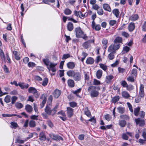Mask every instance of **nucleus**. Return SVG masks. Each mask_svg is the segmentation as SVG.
<instances>
[{"label":"nucleus","instance_id":"338daca9","mask_svg":"<svg viewBox=\"0 0 146 146\" xmlns=\"http://www.w3.org/2000/svg\"><path fill=\"white\" fill-rule=\"evenodd\" d=\"M121 35L122 36L126 38H127L129 36V34L128 33L125 32H122Z\"/></svg>","mask_w":146,"mask_h":146},{"label":"nucleus","instance_id":"13d9d810","mask_svg":"<svg viewBox=\"0 0 146 146\" xmlns=\"http://www.w3.org/2000/svg\"><path fill=\"white\" fill-rule=\"evenodd\" d=\"M137 73V70L136 69H133L131 71V74L133 76H136Z\"/></svg>","mask_w":146,"mask_h":146},{"label":"nucleus","instance_id":"ddd939ff","mask_svg":"<svg viewBox=\"0 0 146 146\" xmlns=\"http://www.w3.org/2000/svg\"><path fill=\"white\" fill-rule=\"evenodd\" d=\"M94 42V40H89L85 42L83 44V46L85 48H87L89 46V43H93Z\"/></svg>","mask_w":146,"mask_h":146},{"label":"nucleus","instance_id":"bb28decb","mask_svg":"<svg viewBox=\"0 0 146 146\" xmlns=\"http://www.w3.org/2000/svg\"><path fill=\"white\" fill-rule=\"evenodd\" d=\"M67 28L69 31H71L74 28L73 25L71 22H69L67 25Z\"/></svg>","mask_w":146,"mask_h":146},{"label":"nucleus","instance_id":"412c9836","mask_svg":"<svg viewBox=\"0 0 146 146\" xmlns=\"http://www.w3.org/2000/svg\"><path fill=\"white\" fill-rule=\"evenodd\" d=\"M53 136L52 138L55 140L59 141L60 140L63 141V139L60 136L58 135H55L53 134L52 135Z\"/></svg>","mask_w":146,"mask_h":146},{"label":"nucleus","instance_id":"c03bdc74","mask_svg":"<svg viewBox=\"0 0 146 146\" xmlns=\"http://www.w3.org/2000/svg\"><path fill=\"white\" fill-rule=\"evenodd\" d=\"M15 106L16 108L18 109H21L23 107L22 104L19 102H17L15 103Z\"/></svg>","mask_w":146,"mask_h":146},{"label":"nucleus","instance_id":"58836bf2","mask_svg":"<svg viewBox=\"0 0 146 146\" xmlns=\"http://www.w3.org/2000/svg\"><path fill=\"white\" fill-rule=\"evenodd\" d=\"M140 108L139 107H137L135 108L134 110V114L136 116H138L139 112L140 110Z\"/></svg>","mask_w":146,"mask_h":146},{"label":"nucleus","instance_id":"4be33fe9","mask_svg":"<svg viewBox=\"0 0 146 146\" xmlns=\"http://www.w3.org/2000/svg\"><path fill=\"white\" fill-rule=\"evenodd\" d=\"M118 112L120 114H123L125 112V108L122 106H119L117 108Z\"/></svg>","mask_w":146,"mask_h":146},{"label":"nucleus","instance_id":"79ce46f5","mask_svg":"<svg viewBox=\"0 0 146 146\" xmlns=\"http://www.w3.org/2000/svg\"><path fill=\"white\" fill-rule=\"evenodd\" d=\"M117 24V22L115 20H111L109 21V25L111 26H114Z\"/></svg>","mask_w":146,"mask_h":146},{"label":"nucleus","instance_id":"e433bc0d","mask_svg":"<svg viewBox=\"0 0 146 146\" xmlns=\"http://www.w3.org/2000/svg\"><path fill=\"white\" fill-rule=\"evenodd\" d=\"M10 127L12 128L15 129L18 127V125L16 122H11L10 123Z\"/></svg>","mask_w":146,"mask_h":146},{"label":"nucleus","instance_id":"5fc2aeb1","mask_svg":"<svg viewBox=\"0 0 146 146\" xmlns=\"http://www.w3.org/2000/svg\"><path fill=\"white\" fill-rule=\"evenodd\" d=\"M101 84L100 81L96 79H94L93 81V85H98Z\"/></svg>","mask_w":146,"mask_h":146},{"label":"nucleus","instance_id":"393cba45","mask_svg":"<svg viewBox=\"0 0 146 146\" xmlns=\"http://www.w3.org/2000/svg\"><path fill=\"white\" fill-rule=\"evenodd\" d=\"M122 38L119 36L116 37L114 40V42L118 44H120V43H122Z\"/></svg>","mask_w":146,"mask_h":146},{"label":"nucleus","instance_id":"de8ad7c7","mask_svg":"<svg viewBox=\"0 0 146 146\" xmlns=\"http://www.w3.org/2000/svg\"><path fill=\"white\" fill-rule=\"evenodd\" d=\"M115 52H110V53L108 55V58L110 60H113L114 58V55L113 53Z\"/></svg>","mask_w":146,"mask_h":146},{"label":"nucleus","instance_id":"7ed1b4c3","mask_svg":"<svg viewBox=\"0 0 146 146\" xmlns=\"http://www.w3.org/2000/svg\"><path fill=\"white\" fill-rule=\"evenodd\" d=\"M120 46V44L114 42L113 44L111 45L108 47V51L110 52H115Z\"/></svg>","mask_w":146,"mask_h":146},{"label":"nucleus","instance_id":"774afa93","mask_svg":"<svg viewBox=\"0 0 146 146\" xmlns=\"http://www.w3.org/2000/svg\"><path fill=\"white\" fill-rule=\"evenodd\" d=\"M142 30L144 31H146V21H145L142 26Z\"/></svg>","mask_w":146,"mask_h":146},{"label":"nucleus","instance_id":"72a5a7b5","mask_svg":"<svg viewBox=\"0 0 146 146\" xmlns=\"http://www.w3.org/2000/svg\"><path fill=\"white\" fill-rule=\"evenodd\" d=\"M13 54L15 56V59L17 60H19L21 58L19 55H18V52L17 51L14 50L13 51Z\"/></svg>","mask_w":146,"mask_h":146},{"label":"nucleus","instance_id":"7c9ffc66","mask_svg":"<svg viewBox=\"0 0 146 146\" xmlns=\"http://www.w3.org/2000/svg\"><path fill=\"white\" fill-rule=\"evenodd\" d=\"M75 72L73 70H69L67 72L66 74L69 77H73Z\"/></svg>","mask_w":146,"mask_h":146},{"label":"nucleus","instance_id":"49530a36","mask_svg":"<svg viewBox=\"0 0 146 146\" xmlns=\"http://www.w3.org/2000/svg\"><path fill=\"white\" fill-rule=\"evenodd\" d=\"M120 118L121 119H125L128 120L129 119V117L127 115H121L120 116Z\"/></svg>","mask_w":146,"mask_h":146},{"label":"nucleus","instance_id":"f704fd0d","mask_svg":"<svg viewBox=\"0 0 146 146\" xmlns=\"http://www.w3.org/2000/svg\"><path fill=\"white\" fill-rule=\"evenodd\" d=\"M29 125L31 127H35L36 125L35 121L33 120H30L29 122Z\"/></svg>","mask_w":146,"mask_h":146},{"label":"nucleus","instance_id":"b1692460","mask_svg":"<svg viewBox=\"0 0 146 146\" xmlns=\"http://www.w3.org/2000/svg\"><path fill=\"white\" fill-rule=\"evenodd\" d=\"M39 139L41 141H44L46 139V136L43 132H41L39 135Z\"/></svg>","mask_w":146,"mask_h":146},{"label":"nucleus","instance_id":"dca6fc26","mask_svg":"<svg viewBox=\"0 0 146 146\" xmlns=\"http://www.w3.org/2000/svg\"><path fill=\"white\" fill-rule=\"evenodd\" d=\"M68 68L70 69H73L75 67V64L73 62H69L66 64Z\"/></svg>","mask_w":146,"mask_h":146},{"label":"nucleus","instance_id":"20e7f679","mask_svg":"<svg viewBox=\"0 0 146 146\" xmlns=\"http://www.w3.org/2000/svg\"><path fill=\"white\" fill-rule=\"evenodd\" d=\"M74 80L76 81H80L82 77L81 73L79 72H75L73 76Z\"/></svg>","mask_w":146,"mask_h":146},{"label":"nucleus","instance_id":"052dcab7","mask_svg":"<svg viewBox=\"0 0 146 146\" xmlns=\"http://www.w3.org/2000/svg\"><path fill=\"white\" fill-rule=\"evenodd\" d=\"M44 3L46 4H48L49 2L53 3L55 2L54 0H43Z\"/></svg>","mask_w":146,"mask_h":146},{"label":"nucleus","instance_id":"0eeeda50","mask_svg":"<svg viewBox=\"0 0 146 146\" xmlns=\"http://www.w3.org/2000/svg\"><path fill=\"white\" fill-rule=\"evenodd\" d=\"M57 114L58 115H60L58 117L60 118L62 121H65L66 120V115L65 113L63 111H59Z\"/></svg>","mask_w":146,"mask_h":146},{"label":"nucleus","instance_id":"f257e3e1","mask_svg":"<svg viewBox=\"0 0 146 146\" xmlns=\"http://www.w3.org/2000/svg\"><path fill=\"white\" fill-rule=\"evenodd\" d=\"M58 106V105H56L53 108H52L50 105H46L44 109V111L48 115L53 116L57 112Z\"/></svg>","mask_w":146,"mask_h":146},{"label":"nucleus","instance_id":"3c124183","mask_svg":"<svg viewBox=\"0 0 146 146\" xmlns=\"http://www.w3.org/2000/svg\"><path fill=\"white\" fill-rule=\"evenodd\" d=\"M0 56L2 59L4 60L5 59L4 53L1 49H0Z\"/></svg>","mask_w":146,"mask_h":146},{"label":"nucleus","instance_id":"864d4df0","mask_svg":"<svg viewBox=\"0 0 146 146\" xmlns=\"http://www.w3.org/2000/svg\"><path fill=\"white\" fill-rule=\"evenodd\" d=\"M17 97L16 96H13L12 97L11 99V104H13L15 103V102L17 99Z\"/></svg>","mask_w":146,"mask_h":146},{"label":"nucleus","instance_id":"e2e57ef3","mask_svg":"<svg viewBox=\"0 0 146 146\" xmlns=\"http://www.w3.org/2000/svg\"><path fill=\"white\" fill-rule=\"evenodd\" d=\"M127 105L128 106V107L129 108V110L131 112H133V110L132 108V106L131 104H130V103L129 102H127Z\"/></svg>","mask_w":146,"mask_h":146},{"label":"nucleus","instance_id":"39448f33","mask_svg":"<svg viewBox=\"0 0 146 146\" xmlns=\"http://www.w3.org/2000/svg\"><path fill=\"white\" fill-rule=\"evenodd\" d=\"M40 99L42 100V102L40 104V108L42 109L44 107L47 98L45 94H42Z\"/></svg>","mask_w":146,"mask_h":146},{"label":"nucleus","instance_id":"473e14b6","mask_svg":"<svg viewBox=\"0 0 146 146\" xmlns=\"http://www.w3.org/2000/svg\"><path fill=\"white\" fill-rule=\"evenodd\" d=\"M113 13L115 16L117 18L119 17V11L118 9H115L113 11Z\"/></svg>","mask_w":146,"mask_h":146},{"label":"nucleus","instance_id":"09e8293b","mask_svg":"<svg viewBox=\"0 0 146 146\" xmlns=\"http://www.w3.org/2000/svg\"><path fill=\"white\" fill-rule=\"evenodd\" d=\"M118 70L119 73L121 74L125 72L126 71L125 69L119 67L118 68Z\"/></svg>","mask_w":146,"mask_h":146},{"label":"nucleus","instance_id":"a211bd4d","mask_svg":"<svg viewBox=\"0 0 146 146\" xmlns=\"http://www.w3.org/2000/svg\"><path fill=\"white\" fill-rule=\"evenodd\" d=\"M24 83L19 82L18 83V85L21 87L22 89H23L25 88L27 89L29 87V85L28 84H27L25 85H24Z\"/></svg>","mask_w":146,"mask_h":146},{"label":"nucleus","instance_id":"8fccbe9b","mask_svg":"<svg viewBox=\"0 0 146 146\" xmlns=\"http://www.w3.org/2000/svg\"><path fill=\"white\" fill-rule=\"evenodd\" d=\"M120 83L123 87L126 88L128 85L127 82L125 80L122 81L120 82Z\"/></svg>","mask_w":146,"mask_h":146},{"label":"nucleus","instance_id":"bf43d9fd","mask_svg":"<svg viewBox=\"0 0 146 146\" xmlns=\"http://www.w3.org/2000/svg\"><path fill=\"white\" fill-rule=\"evenodd\" d=\"M94 27V28H93V29H95L96 31H99L101 29V26L99 25H97Z\"/></svg>","mask_w":146,"mask_h":146},{"label":"nucleus","instance_id":"4d7b16f0","mask_svg":"<svg viewBox=\"0 0 146 146\" xmlns=\"http://www.w3.org/2000/svg\"><path fill=\"white\" fill-rule=\"evenodd\" d=\"M127 81L131 82H133L134 81V78L132 76H128L127 79Z\"/></svg>","mask_w":146,"mask_h":146},{"label":"nucleus","instance_id":"c85d7f7f","mask_svg":"<svg viewBox=\"0 0 146 146\" xmlns=\"http://www.w3.org/2000/svg\"><path fill=\"white\" fill-rule=\"evenodd\" d=\"M122 96L123 97L127 99L130 96L129 94L126 91H123L122 92Z\"/></svg>","mask_w":146,"mask_h":146},{"label":"nucleus","instance_id":"aec40b11","mask_svg":"<svg viewBox=\"0 0 146 146\" xmlns=\"http://www.w3.org/2000/svg\"><path fill=\"white\" fill-rule=\"evenodd\" d=\"M135 28V25L133 23H130L128 26V30L130 32L133 31Z\"/></svg>","mask_w":146,"mask_h":146},{"label":"nucleus","instance_id":"1a4fd4ad","mask_svg":"<svg viewBox=\"0 0 146 146\" xmlns=\"http://www.w3.org/2000/svg\"><path fill=\"white\" fill-rule=\"evenodd\" d=\"M57 64V63L51 62L49 65V67L48 66L47 68L49 71H50V69L52 72H55L56 71V69L55 68V66Z\"/></svg>","mask_w":146,"mask_h":146},{"label":"nucleus","instance_id":"a878e982","mask_svg":"<svg viewBox=\"0 0 146 146\" xmlns=\"http://www.w3.org/2000/svg\"><path fill=\"white\" fill-rule=\"evenodd\" d=\"M28 91L29 93H32L33 94L38 92L36 89L33 87H29L28 89Z\"/></svg>","mask_w":146,"mask_h":146},{"label":"nucleus","instance_id":"c756f323","mask_svg":"<svg viewBox=\"0 0 146 146\" xmlns=\"http://www.w3.org/2000/svg\"><path fill=\"white\" fill-rule=\"evenodd\" d=\"M102 74V71L101 70H98L96 72V76L98 79H100L101 77Z\"/></svg>","mask_w":146,"mask_h":146},{"label":"nucleus","instance_id":"603ef678","mask_svg":"<svg viewBox=\"0 0 146 146\" xmlns=\"http://www.w3.org/2000/svg\"><path fill=\"white\" fill-rule=\"evenodd\" d=\"M43 61L45 65L48 66L50 63V62L49 60L48 59H43Z\"/></svg>","mask_w":146,"mask_h":146},{"label":"nucleus","instance_id":"a19ab883","mask_svg":"<svg viewBox=\"0 0 146 146\" xmlns=\"http://www.w3.org/2000/svg\"><path fill=\"white\" fill-rule=\"evenodd\" d=\"M11 97L9 95H7L5 97L4 99V101L5 102L7 103H8L11 102Z\"/></svg>","mask_w":146,"mask_h":146},{"label":"nucleus","instance_id":"ea45409f","mask_svg":"<svg viewBox=\"0 0 146 146\" xmlns=\"http://www.w3.org/2000/svg\"><path fill=\"white\" fill-rule=\"evenodd\" d=\"M102 70L105 71H106L107 70V67L104 64L100 63L99 64Z\"/></svg>","mask_w":146,"mask_h":146},{"label":"nucleus","instance_id":"6ab92c4d","mask_svg":"<svg viewBox=\"0 0 146 146\" xmlns=\"http://www.w3.org/2000/svg\"><path fill=\"white\" fill-rule=\"evenodd\" d=\"M25 110L28 113H31L33 110V107L31 105L27 104L25 106Z\"/></svg>","mask_w":146,"mask_h":146},{"label":"nucleus","instance_id":"2f4dec72","mask_svg":"<svg viewBox=\"0 0 146 146\" xmlns=\"http://www.w3.org/2000/svg\"><path fill=\"white\" fill-rule=\"evenodd\" d=\"M119 123L121 127H125L126 123V121L124 120H121L119 121Z\"/></svg>","mask_w":146,"mask_h":146},{"label":"nucleus","instance_id":"f03ea898","mask_svg":"<svg viewBox=\"0 0 146 146\" xmlns=\"http://www.w3.org/2000/svg\"><path fill=\"white\" fill-rule=\"evenodd\" d=\"M97 88L98 90H100L99 87H96L95 86H90L89 87L88 89V91L90 92V96L92 97H97L99 95V92L96 90Z\"/></svg>","mask_w":146,"mask_h":146},{"label":"nucleus","instance_id":"5701e85b","mask_svg":"<svg viewBox=\"0 0 146 146\" xmlns=\"http://www.w3.org/2000/svg\"><path fill=\"white\" fill-rule=\"evenodd\" d=\"M108 42V40L105 38H104L102 39V43L104 48L105 49H106L107 48Z\"/></svg>","mask_w":146,"mask_h":146},{"label":"nucleus","instance_id":"4c0bfd02","mask_svg":"<svg viewBox=\"0 0 146 146\" xmlns=\"http://www.w3.org/2000/svg\"><path fill=\"white\" fill-rule=\"evenodd\" d=\"M72 11L68 8L65 9L64 11V13L66 15H69L71 14Z\"/></svg>","mask_w":146,"mask_h":146},{"label":"nucleus","instance_id":"a18cd8bd","mask_svg":"<svg viewBox=\"0 0 146 146\" xmlns=\"http://www.w3.org/2000/svg\"><path fill=\"white\" fill-rule=\"evenodd\" d=\"M85 114L88 117H90L91 115L90 112L89 111L88 107H86L85 110Z\"/></svg>","mask_w":146,"mask_h":146},{"label":"nucleus","instance_id":"6e6d98bb","mask_svg":"<svg viewBox=\"0 0 146 146\" xmlns=\"http://www.w3.org/2000/svg\"><path fill=\"white\" fill-rule=\"evenodd\" d=\"M25 141L20 139H17L16 140V143H19L20 144H23L24 143Z\"/></svg>","mask_w":146,"mask_h":146},{"label":"nucleus","instance_id":"4468645a","mask_svg":"<svg viewBox=\"0 0 146 146\" xmlns=\"http://www.w3.org/2000/svg\"><path fill=\"white\" fill-rule=\"evenodd\" d=\"M139 18L137 14H135L132 15L129 17V19L132 21H135L137 20Z\"/></svg>","mask_w":146,"mask_h":146},{"label":"nucleus","instance_id":"2eb2a0df","mask_svg":"<svg viewBox=\"0 0 146 146\" xmlns=\"http://www.w3.org/2000/svg\"><path fill=\"white\" fill-rule=\"evenodd\" d=\"M103 7L104 9L108 12H110L111 11V9L110 6L108 4L104 3L103 5Z\"/></svg>","mask_w":146,"mask_h":146},{"label":"nucleus","instance_id":"cd10ccee","mask_svg":"<svg viewBox=\"0 0 146 146\" xmlns=\"http://www.w3.org/2000/svg\"><path fill=\"white\" fill-rule=\"evenodd\" d=\"M94 59L92 58L91 57L88 58L86 61V62L87 64H92L94 63Z\"/></svg>","mask_w":146,"mask_h":146},{"label":"nucleus","instance_id":"69168bd1","mask_svg":"<svg viewBox=\"0 0 146 146\" xmlns=\"http://www.w3.org/2000/svg\"><path fill=\"white\" fill-rule=\"evenodd\" d=\"M104 117L105 119L108 121L110 120L111 118V116L109 114L105 115Z\"/></svg>","mask_w":146,"mask_h":146},{"label":"nucleus","instance_id":"c9c22d12","mask_svg":"<svg viewBox=\"0 0 146 146\" xmlns=\"http://www.w3.org/2000/svg\"><path fill=\"white\" fill-rule=\"evenodd\" d=\"M119 96H116L113 98L112 99L111 101L112 103L115 104L119 100Z\"/></svg>","mask_w":146,"mask_h":146},{"label":"nucleus","instance_id":"f8f14e48","mask_svg":"<svg viewBox=\"0 0 146 146\" xmlns=\"http://www.w3.org/2000/svg\"><path fill=\"white\" fill-rule=\"evenodd\" d=\"M61 91L58 89H55L53 93L54 97L55 98H58L60 95Z\"/></svg>","mask_w":146,"mask_h":146},{"label":"nucleus","instance_id":"37998d69","mask_svg":"<svg viewBox=\"0 0 146 146\" xmlns=\"http://www.w3.org/2000/svg\"><path fill=\"white\" fill-rule=\"evenodd\" d=\"M113 78V76L112 75H110L107 76L106 78V80L107 83L110 82L111 80Z\"/></svg>","mask_w":146,"mask_h":146},{"label":"nucleus","instance_id":"6e6552de","mask_svg":"<svg viewBox=\"0 0 146 146\" xmlns=\"http://www.w3.org/2000/svg\"><path fill=\"white\" fill-rule=\"evenodd\" d=\"M135 122L137 125L139 124L140 126H142L145 124V122L144 120H142L140 118L135 119Z\"/></svg>","mask_w":146,"mask_h":146},{"label":"nucleus","instance_id":"9d476101","mask_svg":"<svg viewBox=\"0 0 146 146\" xmlns=\"http://www.w3.org/2000/svg\"><path fill=\"white\" fill-rule=\"evenodd\" d=\"M139 94L141 98H143L144 96V86L143 84H141L140 85Z\"/></svg>","mask_w":146,"mask_h":146},{"label":"nucleus","instance_id":"680f3d73","mask_svg":"<svg viewBox=\"0 0 146 146\" xmlns=\"http://www.w3.org/2000/svg\"><path fill=\"white\" fill-rule=\"evenodd\" d=\"M97 13L99 15H102L104 13V11L103 9L101 8L98 9L97 10Z\"/></svg>","mask_w":146,"mask_h":146},{"label":"nucleus","instance_id":"f3484780","mask_svg":"<svg viewBox=\"0 0 146 146\" xmlns=\"http://www.w3.org/2000/svg\"><path fill=\"white\" fill-rule=\"evenodd\" d=\"M68 86L71 88L75 86L74 81L72 79H69L67 81Z\"/></svg>","mask_w":146,"mask_h":146},{"label":"nucleus","instance_id":"423d86ee","mask_svg":"<svg viewBox=\"0 0 146 146\" xmlns=\"http://www.w3.org/2000/svg\"><path fill=\"white\" fill-rule=\"evenodd\" d=\"M76 35L77 37H80L83 35L84 32L82 31L80 27H78L75 28Z\"/></svg>","mask_w":146,"mask_h":146},{"label":"nucleus","instance_id":"0e129e2a","mask_svg":"<svg viewBox=\"0 0 146 146\" xmlns=\"http://www.w3.org/2000/svg\"><path fill=\"white\" fill-rule=\"evenodd\" d=\"M81 90V88H80L79 89H77L76 90H75V91H73L72 92V93H73L74 94H76L77 96H78V95H77V94L80 93Z\"/></svg>","mask_w":146,"mask_h":146},{"label":"nucleus","instance_id":"9b49d317","mask_svg":"<svg viewBox=\"0 0 146 146\" xmlns=\"http://www.w3.org/2000/svg\"><path fill=\"white\" fill-rule=\"evenodd\" d=\"M67 114L68 117H71L73 114L74 110L70 107L67 108Z\"/></svg>","mask_w":146,"mask_h":146}]
</instances>
